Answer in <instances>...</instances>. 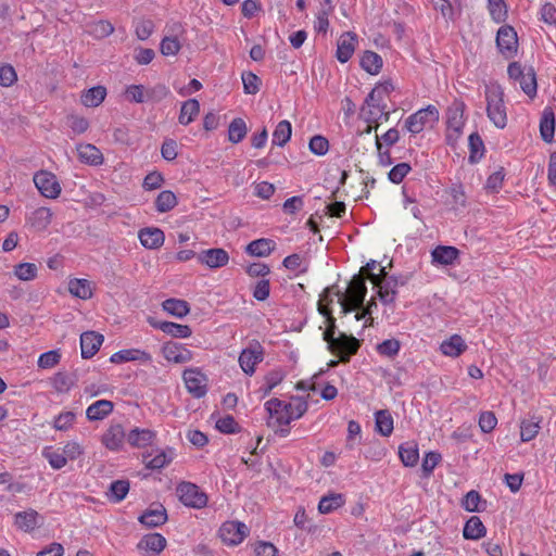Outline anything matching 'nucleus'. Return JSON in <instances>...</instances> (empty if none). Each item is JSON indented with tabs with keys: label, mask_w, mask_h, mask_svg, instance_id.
Masks as SVG:
<instances>
[{
	"label": "nucleus",
	"mask_w": 556,
	"mask_h": 556,
	"mask_svg": "<svg viewBox=\"0 0 556 556\" xmlns=\"http://www.w3.org/2000/svg\"><path fill=\"white\" fill-rule=\"evenodd\" d=\"M401 343L399 340L392 338L382 341L376 345V351L383 357L392 358L400 352Z\"/></svg>",
	"instance_id": "obj_57"
},
{
	"label": "nucleus",
	"mask_w": 556,
	"mask_h": 556,
	"mask_svg": "<svg viewBox=\"0 0 556 556\" xmlns=\"http://www.w3.org/2000/svg\"><path fill=\"white\" fill-rule=\"evenodd\" d=\"M486 115L490 122L497 128L503 129L507 125V112L504 102L503 88L496 83L485 86Z\"/></svg>",
	"instance_id": "obj_4"
},
{
	"label": "nucleus",
	"mask_w": 556,
	"mask_h": 556,
	"mask_svg": "<svg viewBox=\"0 0 556 556\" xmlns=\"http://www.w3.org/2000/svg\"><path fill=\"white\" fill-rule=\"evenodd\" d=\"M149 323L152 327L160 329L173 338L187 339L192 334V330L188 325H181L172 321H154L151 319Z\"/></svg>",
	"instance_id": "obj_24"
},
{
	"label": "nucleus",
	"mask_w": 556,
	"mask_h": 556,
	"mask_svg": "<svg viewBox=\"0 0 556 556\" xmlns=\"http://www.w3.org/2000/svg\"><path fill=\"white\" fill-rule=\"evenodd\" d=\"M488 10L494 22L503 23L506 21L508 11L504 0H488Z\"/></svg>",
	"instance_id": "obj_52"
},
{
	"label": "nucleus",
	"mask_w": 556,
	"mask_h": 556,
	"mask_svg": "<svg viewBox=\"0 0 556 556\" xmlns=\"http://www.w3.org/2000/svg\"><path fill=\"white\" fill-rule=\"evenodd\" d=\"M496 45L505 58H513L518 48V37L516 30L508 25L502 26L497 30Z\"/></svg>",
	"instance_id": "obj_11"
},
{
	"label": "nucleus",
	"mask_w": 556,
	"mask_h": 556,
	"mask_svg": "<svg viewBox=\"0 0 556 556\" xmlns=\"http://www.w3.org/2000/svg\"><path fill=\"white\" fill-rule=\"evenodd\" d=\"M248 132L247 124L242 118H235L228 127V139L232 143L243 140Z\"/></svg>",
	"instance_id": "obj_54"
},
{
	"label": "nucleus",
	"mask_w": 556,
	"mask_h": 556,
	"mask_svg": "<svg viewBox=\"0 0 556 556\" xmlns=\"http://www.w3.org/2000/svg\"><path fill=\"white\" fill-rule=\"evenodd\" d=\"M361 67L369 75H378L383 66L382 58L370 50L364 51L359 59Z\"/></svg>",
	"instance_id": "obj_31"
},
{
	"label": "nucleus",
	"mask_w": 556,
	"mask_h": 556,
	"mask_svg": "<svg viewBox=\"0 0 556 556\" xmlns=\"http://www.w3.org/2000/svg\"><path fill=\"white\" fill-rule=\"evenodd\" d=\"M332 4L330 0H324L320 10L316 15L314 28L318 33L326 34L329 27V15L332 12Z\"/></svg>",
	"instance_id": "obj_46"
},
{
	"label": "nucleus",
	"mask_w": 556,
	"mask_h": 556,
	"mask_svg": "<svg viewBox=\"0 0 556 556\" xmlns=\"http://www.w3.org/2000/svg\"><path fill=\"white\" fill-rule=\"evenodd\" d=\"M292 126L289 121H281L277 124L273 132V143L283 147L291 138Z\"/></svg>",
	"instance_id": "obj_49"
},
{
	"label": "nucleus",
	"mask_w": 556,
	"mask_h": 556,
	"mask_svg": "<svg viewBox=\"0 0 556 556\" xmlns=\"http://www.w3.org/2000/svg\"><path fill=\"white\" fill-rule=\"evenodd\" d=\"M167 520L166 509L160 505H151L144 513L139 517L140 523L148 528H155L164 525Z\"/></svg>",
	"instance_id": "obj_22"
},
{
	"label": "nucleus",
	"mask_w": 556,
	"mask_h": 556,
	"mask_svg": "<svg viewBox=\"0 0 556 556\" xmlns=\"http://www.w3.org/2000/svg\"><path fill=\"white\" fill-rule=\"evenodd\" d=\"M467 350L468 344L466 340L457 333L446 337L439 345L440 353L450 358H457Z\"/></svg>",
	"instance_id": "obj_14"
},
{
	"label": "nucleus",
	"mask_w": 556,
	"mask_h": 556,
	"mask_svg": "<svg viewBox=\"0 0 556 556\" xmlns=\"http://www.w3.org/2000/svg\"><path fill=\"white\" fill-rule=\"evenodd\" d=\"M16 527L25 532L33 531L42 523V518L35 510L17 513L14 518Z\"/></svg>",
	"instance_id": "obj_32"
},
{
	"label": "nucleus",
	"mask_w": 556,
	"mask_h": 556,
	"mask_svg": "<svg viewBox=\"0 0 556 556\" xmlns=\"http://www.w3.org/2000/svg\"><path fill=\"white\" fill-rule=\"evenodd\" d=\"M283 266L290 270L294 276H299L307 271L308 261L304 255L291 254L287 256L283 262Z\"/></svg>",
	"instance_id": "obj_42"
},
{
	"label": "nucleus",
	"mask_w": 556,
	"mask_h": 556,
	"mask_svg": "<svg viewBox=\"0 0 556 556\" xmlns=\"http://www.w3.org/2000/svg\"><path fill=\"white\" fill-rule=\"evenodd\" d=\"M243 91L247 94H255L260 91L261 79L252 72H243L241 75Z\"/></svg>",
	"instance_id": "obj_61"
},
{
	"label": "nucleus",
	"mask_w": 556,
	"mask_h": 556,
	"mask_svg": "<svg viewBox=\"0 0 556 556\" xmlns=\"http://www.w3.org/2000/svg\"><path fill=\"white\" fill-rule=\"evenodd\" d=\"M446 194V203L453 211H460L466 206L467 197L462 186L452 187Z\"/></svg>",
	"instance_id": "obj_44"
},
{
	"label": "nucleus",
	"mask_w": 556,
	"mask_h": 556,
	"mask_svg": "<svg viewBox=\"0 0 556 556\" xmlns=\"http://www.w3.org/2000/svg\"><path fill=\"white\" fill-rule=\"evenodd\" d=\"M33 181L39 193L46 199H58L62 192L59 178L50 170L40 169L36 172Z\"/></svg>",
	"instance_id": "obj_8"
},
{
	"label": "nucleus",
	"mask_w": 556,
	"mask_h": 556,
	"mask_svg": "<svg viewBox=\"0 0 556 556\" xmlns=\"http://www.w3.org/2000/svg\"><path fill=\"white\" fill-rule=\"evenodd\" d=\"M486 533V529L481 521V519L477 516L470 517L463 529V535L466 540L477 541L483 538Z\"/></svg>",
	"instance_id": "obj_34"
},
{
	"label": "nucleus",
	"mask_w": 556,
	"mask_h": 556,
	"mask_svg": "<svg viewBox=\"0 0 556 556\" xmlns=\"http://www.w3.org/2000/svg\"><path fill=\"white\" fill-rule=\"evenodd\" d=\"M540 134L542 139L549 143L554 140L555 134V115L551 109H545L543 111L541 121H540Z\"/></svg>",
	"instance_id": "obj_35"
},
{
	"label": "nucleus",
	"mask_w": 556,
	"mask_h": 556,
	"mask_svg": "<svg viewBox=\"0 0 556 556\" xmlns=\"http://www.w3.org/2000/svg\"><path fill=\"white\" fill-rule=\"evenodd\" d=\"M376 430L383 437H389L393 432V418L388 410H379L375 415Z\"/></svg>",
	"instance_id": "obj_48"
},
{
	"label": "nucleus",
	"mask_w": 556,
	"mask_h": 556,
	"mask_svg": "<svg viewBox=\"0 0 556 556\" xmlns=\"http://www.w3.org/2000/svg\"><path fill=\"white\" fill-rule=\"evenodd\" d=\"M285 379V372L281 369H274L266 374L263 379V384L261 387V392L263 396L268 395L277 386L281 383Z\"/></svg>",
	"instance_id": "obj_50"
},
{
	"label": "nucleus",
	"mask_w": 556,
	"mask_h": 556,
	"mask_svg": "<svg viewBox=\"0 0 556 556\" xmlns=\"http://www.w3.org/2000/svg\"><path fill=\"white\" fill-rule=\"evenodd\" d=\"M214 419L215 427L223 433H235L239 430L237 421L230 415H217Z\"/></svg>",
	"instance_id": "obj_59"
},
{
	"label": "nucleus",
	"mask_w": 556,
	"mask_h": 556,
	"mask_svg": "<svg viewBox=\"0 0 556 556\" xmlns=\"http://www.w3.org/2000/svg\"><path fill=\"white\" fill-rule=\"evenodd\" d=\"M250 534L249 527L239 520H227L222 523L218 536L229 547L240 545Z\"/></svg>",
	"instance_id": "obj_7"
},
{
	"label": "nucleus",
	"mask_w": 556,
	"mask_h": 556,
	"mask_svg": "<svg viewBox=\"0 0 556 556\" xmlns=\"http://www.w3.org/2000/svg\"><path fill=\"white\" fill-rule=\"evenodd\" d=\"M465 126V118L463 111L454 109L448 112L447 128H446V140L448 144L455 146L463 136Z\"/></svg>",
	"instance_id": "obj_15"
},
{
	"label": "nucleus",
	"mask_w": 556,
	"mask_h": 556,
	"mask_svg": "<svg viewBox=\"0 0 556 556\" xmlns=\"http://www.w3.org/2000/svg\"><path fill=\"white\" fill-rule=\"evenodd\" d=\"M468 144L470 150L469 160L471 163L478 162L484 152V146L479 135L471 134L468 138Z\"/></svg>",
	"instance_id": "obj_62"
},
{
	"label": "nucleus",
	"mask_w": 556,
	"mask_h": 556,
	"mask_svg": "<svg viewBox=\"0 0 556 556\" xmlns=\"http://www.w3.org/2000/svg\"><path fill=\"white\" fill-rule=\"evenodd\" d=\"M308 149L313 154L324 156L329 151V141L321 135H315L309 139Z\"/></svg>",
	"instance_id": "obj_60"
},
{
	"label": "nucleus",
	"mask_w": 556,
	"mask_h": 556,
	"mask_svg": "<svg viewBox=\"0 0 556 556\" xmlns=\"http://www.w3.org/2000/svg\"><path fill=\"white\" fill-rule=\"evenodd\" d=\"M42 456L47 459L52 469L60 470L67 465L60 447L46 446L42 450Z\"/></svg>",
	"instance_id": "obj_45"
},
{
	"label": "nucleus",
	"mask_w": 556,
	"mask_h": 556,
	"mask_svg": "<svg viewBox=\"0 0 556 556\" xmlns=\"http://www.w3.org/2000/svg\"><path fill=\"white\" fill-rule=\"evenodd\" d=\"M441 460L442 456L440 453L434 451L427 452L421 462V469L424 475L429 477Z\"/></svg>",
	"instance_id": "obj_63"
},
{
	"label": "nucleus",
	"mask_w": 556,
	"mask_h": 556,
	"mask_svg": "<svg viewBox=\"0 0 556 556\" xmlns=\"http://www.w3.org/2000/svg\"><path fill=\"white\" fill-rule=\"evenodd\" d=\"M94 289V282L86 278H70L67 282L70 294L85 301L93 296Z\"/></svg>",
	"instance_id": "obj_19"
},
{
	"label": "nucleus",
	"mask_w": 556,
	"mask_h": 556,
	"mask_svg": "<svg viewBox=\"0 0 556 556\" xmlns=\"http://www.w3.org/2000/svg\"><path fill=\"white\" fill-rule=\"evenodd\" d=\"M106 97V88L94 86L86 89L80 94V103L86 108H98Z\"/></svg>",
	"instance_id": "obj_30"
},
{
	"label": "nucleus",
	"mask_w": 556,
	"mask_h": 556,
	"mask_svg": "<svg viewBox=\"0 0 556 556\" xmlns=\"http://www.w3.org/2000/svg\"><path fill=\"white\" fill-rule=\"evenodd\" d=\"M378 287V296L383 303H392L394 301V292L382 286L386 275L384 268L377 262L371 261L361 269L359 275L353 277L345 291L339 290L332 286L323 292L318 301V311L326 317V329L323 333L324 340L328 344V349L340 356L342 362H346L349 357L356 353L359 343L351 336L336 332L334 319L330 315L329 305L336 300L340 305L341 313L348 314L362 307L367 288L365 286V276Z\"/></svg>",
	"instance_id": "obj_1"
},
{
	"label": "nucleus",
	"mask_w": 556,
	"mask_h": 556,
	"mask_svg": "<svg viewBox=\"0 0 556 556\" xmlns=\"http://www.w3.org/2000/svg\"><path fill=\"white\" fill-rule=\"evenodd\" d=\"M77 421V413L70 409H63L55 415L51 421V427L55 431L67 432L74 429Z\"/></svg>",
	"instance_id": "obj_29"
},
{
	"label": "nucleus",
	"mask_w": 556,
	"mask_h": 556,
	"mask_svg": "<svg viewBox=\"0 0 556 556\" xmlns=\"http://www.w3.org/2000/svg\"><path fill=\"white\" fill-rule=\"evenodd\" d=\"M129 491V483L124 480L115 481L111 484L109 498L113 502H121L126 497Z\"/></svg>",
	"instance_id": "obj_64"
},
{
	"label": "nucleus",
	"mask_w": 556,
	"mask_h": 556,
	"mask_svg": "<svg viewBox=\"0 0 556 556\" xmlns=\"http://www.w3.org/2000/svg\"><path fill=\"white\" fill-rule=\"evenodd\" d=\"M89 33L96 39H104L114 33V26L105 20L96 21L89 25Z\"/></svg>",
	"instance_id": "obj_53"
},
{
	"label": "nucleus",
	"mask_w": 556,
	"mask_h": 556,
	"mask_svg": "<svg viewBox=\"0 0 556 556\" xmlns=\"http://www.w3.org/2000/svg\"><path fill=\"white\" fill-rule=\"evenodd\" d=\"M77 155L80 162L92 166L103 164L102 152L91 143H80L76 147Z\"/></svg>",
	"instance_id": "obj_27"
},
{
	"label": "nucleus",
	"mask_w": 556,
	"mask_h": 556,
	"mask_svg": "<svg viewBox=\"0 0 556 556\" xmlns=\"http://www.w3.org/2000/svg\"><path fill=\"white\" fill-rule=\"evenodd\" d=\"M103 342V336L94 332L87 331L80 336V350L84 358L92 357L100 349Z\"/></svg>",
	"instance_id": "obj_25"
},
{
	"label": "nucleus",
	"mask_w": 556,
	"mask_h": 556,
	"mask_svg": "<svg viewBox=\"0 0 556 556\" xmlns=\"http://www.w3.org/2000/svg\"><path fill=\"white\" fill-rule=\"evenodd\" d=\"M275 247L276 243L271 239L262 238L250 242L247 252L253 256L265 257L275 250Z\"/></svg>",
	"instance_id": "obj_39"
},
{
	"label": "nucleus",
	"mask_w": 556,
	"mask_h": 556,
	"mask_svg": "<svg viewBox=\"0 0 556 556\" xmlns=\"http://www.w3.org/2000/svg\"><path fill=\"white\" fill-rule=\"evenodd\" d=\"M182 47L178 36H165L160 43V51L164 56H176Z\"/></svg>",
	"instance_id": "obj_51"
},
{
	"label": "nucleus",
	"mask_w": 556,
	"mask_h": 556,
	"mask_svg": "<svg viewBox=\"0 0 556 556\" xmlns=\"http://www.w3.org/2000/svg\"><path fill=\"white\" fill-rule=\"evenodd\" d=\"M163 358L175 365L190 363L194 358V353L189 350L185 344L176 341H166L160 349Z\"/></svg>",
	"instance_id": "obj_9"
},
{
	"label": "nucleus",
	"mask_w": 556,
	"mask_h": 556,
	"mask_svg": "<svg viewBox=\"0 0 556 556\" xmlns=\"http://www.w3.org/2000/svg\"><path fill=\"white\" fill-rule=\"evenodd\" d=\"M399 456L405 467H414L419 460V450L415 442L401 444L399 447Z\"/></svg>",
	"instance_id": "obj_36"
},
{
	"label": "nucleus",
	"mask_w": 556,
	"mask_h": 556,
	"mask_svg": "<svg viewBox=\"0 0 556 556\" xmlns=\"http://www.w3.org/2000/svg\"><path fill=\"white\" fill-rule=\"evenodd\" d=\"M39 268L35 263L21 262L13 267L14 277L23 282L33 281L38 277Z\"/></svg>",
	"instance_id": "obj_38"
},
{
	"label": "nucleus",
	"mask_w": 556,
	"mask_h": 556,
	"mask_svg": "<svg viewBox=\"0 0 556 556\" xmlns=\"http://www.w3.org/2000/svg\"><path fill=\"white\" fill-rule=\"evenodd\" d=\"M459 251L454 247L440 245L432 253V262L439 265H452L458 257Z\"/></svg>",
	"instance_id": "obj_33"
},
{
	"label": "nucleus",
	"mask_w": 556,
	"mask_h": 556,
	"mask_svg": "<svg viewBox=\"0 0 556 556\" xmlns=\"http://www.w3.org/2000/svg\"><path fill=\"white\" fill-rule=\"evenodd\" d=\"M198 262L210 269H218L228 265L229 253L222 248L203 250L198 254Z\"/></svg>",
	"instance_id": "obj_12"
},
{
	"label": "nucleus",
	"mask_w": 556,
	"mask_h": 556,
	"mask_svg": "<svg viewBox=\"0 0 556 556\" xmlns=\"http://www.w3.org/2000/svg\"><path fill=\"white\" fill-rule=\"evenodd\" d=\"M127 435L119 424L111 425L102 434L101 443L110 451L118 452L123 448Z\"/></svg>",
	"instance_id": "obj_17"
},
{
	"label": "nucleus",
	"mask_w": 556,
	"mask_h": 556,
	"mask_svg": "<svg viewBox=\"0 0 556 556\" xmlns=\"http://www.w3.org/2000/svg\"><path fill=\"white\" fill-rule=\"evenodd\" d=\"M200 113V103L195 99H189L181 104L178 121L181 125H189Z\"/></svg>",
	"instance_id": "obj_40"
},
{
	"label": "nucleus",
	"mask_w": 556,
	"mask_h": 556,
	"mask_svg": "<svg viewBox=\"0 0 556 556\" xmlns=\"http://www.w3.org/2000/svg\"><path fill=\"white\" fill-rule=\"evenodd\" d=\"M172 460V456L161 450H155L144 456L143 463L150 469H161Z\"/></svg>",
	"instance_id": "obj_47"
},
{
	"label": "nucleus",
	"mask_w": 556,
	"mask_h": 556,
	"mask_svg": "<svg viewBox=\"0 0 556 556\" xmlns=\"http://www.w3.org/2000/svg\"><path fill=\"white\" fill-rule=\"evenodd\" d=\"M177 495L180 502L192 508H203L207 504V496L199 486L190 482H181L177 486Z\"/></svg>",
	"instance_id": "obj_10"
},
{
	"label": "nucleus",
	"mask_w": 556,
	"mask_h": 556,
	"mask_svg": "<svg viewBox=\"0 0 556 556\" xmlns=\"http://www.w3.org/2000/svg\"><path fill=\"white\" fill-rule=\"evenodd\" d=\"M167 545L166 539L161 533H148L137 544V549L142 554L159 555Z\"/></svg>",
	"instance_id": "obj_18"
},
{
	"label": "nucleus",
	"mask_w": 556,
	"mask_h": 556,
	"mask_svg": "<svg viewBox=\"0 0 556 556\" xmlns=\"http://www.w3.org/2000/svg\"><path fill=\"white\" fill-rule=\"evenodd\" d=\"M140 243L150 250H155L164 244L165 236L164 232L156 227L143 228L138 233Z\"/></svg>",
	"instance_id": "obj_26"
},
{
	"label": "nucleus",
	"mask_w": 556,
	"mask_h": 556,
	"mask_svg": "<svg viewBox=\"0 0 556 556\" xmlns=\"http://www.w3.org/2000/svg\"><path fill=\"white\" fill-rule=\"evenodd\" d=\"M152 356L140 349L121 350L111 355L110 362L113 364H124L128 362L150 363Z\"/></svg>",
	"instance_id": "obj_20"
},
{
	"label": "nucleus",
	"mask_w": 556,
	"mask_h": 556,
	"mask_svg": "<svg viewBox=\"0 0 556 556\" xmlns=\"http://www.w3.org/2000/svg\"><path fill=\"white\" fill-rule=\"evenodd\" d=\"M439 116L438 109L434 105H428L409 115L404 121V128L408 132L417 135L427 128L434 127L439 122Z\"/></svg>",
	"instance_id": "obj_5"
},
{
	"label": "nucleus",
	"mask_w": 556,
	"mask_h": 556,
	"mask_svg": "<svg viewBox=\"0 0 556 556\" xmlns=\"http://www.w3.org/2000/svg\"><path fill=\"white\" fill-rule=\"evenodd\" d=\"M263 356L264 352L261 345H250L240 353L239 365L247 375H253L255 366L263 361Z\"/></svg>",
	"instance_id": "obj_16"
},
{
	"label": "nucleus",
	"mask_w": 556,
	"mask_h": 556,
	"mask_svg": "<svg viewBox=\"0 0 556 556\" xmlns=\"http://www.w3.org/2000/svg\"><path fill=\"white\" fill-rule=\"evenodd\" d=\"M60 448L63 453V456L65 457L66 463L78 460L85 455L86 452L84 444L77 439L66 441Z\"/></svg>",
	"instance_id": "obj_41"
},
{
	"label": "nucleus",
	"mask_w": 556,
	"mask_h": 556,
	"mask_svg": "<svg viewBox=\"0 0 556 556\" xmlns=\"http://www.w3.org/2000/svg\"><path fill=\"white\" fill-rule=\"evenodd\" d=\"M345 503L346 497L343 493L328 492L319 500L317 509L319 514L328 515L343 507Z\"/></svg>",
	"instance_id": "obj_23"
},
{
	"label": "nucleus",
	"mask_w": 556,
	"mask_h": 556,
	"mask_svg": "<svg viewBox=\"0 0 556 556\" xmlns=\"http://www.w3.org/2000/svg\"><path fill=\"white\" fill-rule=\"evenodd\" d=\"M162 308L168 315L176 318H184L190 313V306L188 302L180 299H167L162 303Z\"/></svg>",
	"instance_id": "obj_37"
},
{
	"label": "nucleus",
	"mask_w": 556,
	"mask_h": 556,
	"mask_svg": "<svg viewBox=\"0 0 556 556\" xmlns=\"http://www.w3.org/2000/svg\"><path fill=\"white\" fill-rule=\"evenodd\" d=\"M114 405L109 400H98L90 404L86 409V417L89 421H99L105 419L112 412Z\"/></svg>",
	"instance_id": "obj_28"
},
{
	"label": "nucleus",
	"mask_w": 556,
	"mask_h": 556,
	"mask_svg": "<svg viewBox=\"0 0 556 556\" xmlns=\"http://www.w3.org/2000/svg\"><path fill=\"white\" fill-rule=\"evenodd\" d=\"M17 73L9 63H0V86L10 88L17 81Z\"/></svg>",
	"instance_id": "obj_58"
},
{
	"label": "nucleus",
	"mask_w": 556,
	"mask_h": 556,
	"mask_svg": "<svg viewBox=\"0 0 556 556\" xmlns=\"http://www.w3.org/2000/svg\"><path fill=\"white\" fill-rule=\"evenodd\" d=\"M177 205V198L174 192L164 190L159 193L155 200V207L160 213L173 210Z\"/></svg>",
	"instance_id": "obj_55"
},
{
	"label": "nucleus",
	"mask_w": 556,
	"mask_h": 556,
	"mask_svg": "<svg viewBox=\"0 0 556 556\" xmlns=\"http://www.w3.org/2000/svg\"><path fill=\"white\" fill-rule=\"evenodd\" d=\"M264 406L268 414L267 425L283 437L289 433V425L300 419L308 408L307 402L301 396H291L288 401L274 397Z\"/></svg>",
	"instance_id": "obj_2"
},
{
	"label": "nucleus",
	"mask_w": 556,
	"mask_h": 556,
	"mask_svg": "<svg viewBox=\"0 0 556 556\" xmlns=\"http://www.w3.org/2000/svg\"><path fill=\"white\" fill-rule=\"evenodd\" d=\"M394 89L395 86L391 79H383L376 84L361 108V116L367 123H377L382 116L388 119L386 100Z\"/></svg>",
	"instance_id": "obj_3"
},
{
	"label": "nucleus",
	"mask_w": 556,
	"mask_h": 556,
	"mask_svg": "<svg viewBox=\"0 0 556 556\" xmlns=\"http://www.w3.org/2000/svg\"><path fill=\"white\" fill-rule=\"evenodd\" d=\"M153 432L148 429H132L127 434V442L135 447H143L148 444H150L153 440Z\"/></svg>",
	"instance_id": "obj_43"
},
{
	"label": "nucleus",
	"mask_w": 556,
	"mask_h": 556,
	"mask_svg": "<svg viewBox=\"0 0 556 556\" xmlns=\"http://www.w3.org/2000/svg\"><path fill=\"white\" fill-rule=\"evenodd\" d=\"M358 45V37L355 33H343L337 41L336 58L340 63H346L354 54Z\"/></svg>",
	"instance_id": "obj_13"
},
{
	"label": "nucleus",
	"mask_w": 556,
	"mask_h": 556,
	"mask_svg": "<svg viewBox=\"0 0 556 556\" xmlns=\"http://www.w3.org/2000/svg\"><path fill=\"white\" fill-rule=\"evenodd\" d=\"M182 381L187 392L194 399L205 396L208 391V377L199 367H188L182 371Z\"/></svg>",
	"instance_id": "obj_6"
},
{
	"label": "nucleus",
	"mask_w": 556,
	"mask_h": 556,
	"mask_svg": "<svg viewBox=\"0 0 556 556\" xmlns=\"http://www.w3.org/2000/svg\"><path fill=\"white\" fill-rule=\"evenodd\" d=\"M522 91L529 97H534L536 93V79L533 68L527 67L523 76L518 80Z\"/></svg>",
	"instance_id": "obj_56"
},
{
	"label": "nucleus",
	"mask_w": 556,
	"mask_h": 556,
	"mask_svg": "<svg viewBox=\"0 0 556 556\" xmlns=\"http://www.w3.org/2000/svg\"><path fill=\"white\" fill-rule=\"evenodd\" d=\"M53 219V212L49 207H38L26 218L27 224L36 231H46Z\"/></svg>",
	"instance_id": "obj_21"
}]
</instances>
